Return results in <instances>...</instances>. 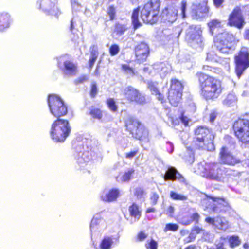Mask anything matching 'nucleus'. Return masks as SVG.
<instances>
[{
    "mask_svg": "<svg viewBox=\"0 0 249 249\" xmlns=\"http://www.w3.org/2000/svg\"><path fill=\"white\" fill-rule=\"evenodd\" d=\"M214 226L218 229L225 231L228 228V223L224 218L217 217Z\"/></svg>",
    "mask_w": 249,
    "mask_h": 249,
    "instance_id": "30",
    "label": "nucleus"
},
{
    "mask_svg": "<svg viewBox=\"0 0 249 249\" xmlns=\"http://www.w3.org/2000/svg\"><path fill=\"white\" fill-rule=\"evenodd\" d=\"M195 144L196 148L212 151L214 149V135L207 128L199 126L195 131Z\"/></svg>",
    "mask_w": 249,
    "mask_h": 249,
    "instance_id": "3",
    "label": "nucleus"
},
{
    "mask_svg": "<svg viewBox=\"0 0 249 249\" xmlns=\"http://www.w3.org/2000/svg\"><path fill=\"white\" fill-rule=\"evenodd\" d=\"M224 200L219 197H208L204 198L201 201L202 205L207 209H210L212 212L219 213L220 205H224Z\"/></svg>",
    "mask_w": 249,
    "mask_h": 249,
    "instance_id": "18",
    "label": "nucleus"
},
{
    "mask_svg": "<svg viewBox=\"0 0 249 249\" xmlns=\"http://www.w3.org/2000/svg\"><path fill=\"white\" fill-rule=\"evenodd\" d=\"M235 71L238 78L243 71L249 67V52L246 47H242L238 54L235 56Z\"/></svg>",
    "mask_w": 249,
    "mask_h": 249,
    "instance_id": "12",
    "label": "nucleus"
},
{
    "mask_svg": "<svg viewBox=\"0 0 249 249\" xmlns=\"http://www.w3.org/2000/svg\"><path fill=\"white\" fill-rule=\"evenodd\" d=\"M135 195L138 199L143 200L145 193L142 189L141 188H137L135 190Z\"/></svg>",
    "mask_w": 249,
    "mask_h": 249,
    "instance_id": "41",
    "label": "nucleus"
},
{
    "mask_svg": "<svg viewBox=\"0 0 249 249\" xmlns=\"http://www.w3.org/2000/svg\"><path fill=\"white\" fill-rule=\"evenodd\" d=\"M160 7V0H151L146 3L141 13V18L143 22L153 24L157 22Z\"/></svg>",
    "mask_w": 249,
    "mask_h": 249,
    "instance_id": "5",
    "label": "nucleus"
},
{
    "mask_svg": "<svg viewBox=\"0 0 249 249\" xmlns=\"http://www.w3.org/2000/svg\"><path fill=\"white\" fill-rule=\"evenodd\" d=\"M147 235L143 232H140L138 235V238L140 241H143L146 238Z\"/></svg>",
    "mask_w": 249,
    "mask_h": 249,
    "instance_id": "57",
    "label": "nucleus"
},
{
    "mask_svg": "<svg viewBox=\"0 0 249 249\" xmlns=\"http://www.w3.org/2000/svg\"><path fill=\"white\" fill-rule=\"evenodd\" d=\"M119 47L116 44L111 45L109 49V53L112 56L116 55L119 53Z\"/></svg>",
    "mask_w": 249,
    "mask_h": 249,
    "instance_id": "43",
    "label": "nucleus"
},
{
    "mask_svg": "<svg viewBox=\"0 0 249 249\" xmlns=\"http://www.w3.org/2000/svg\"><path fill=\"white\" fill-rule=\"evenodd\" d=\"M107 103L108 108L112 111H117L118 107L113 99L109 98L107 100Z\"/></svg>",
    "mask_w": 249,
    "mask_h": 249,
    "instance_id": "40",
    "label": "nucleus"
},
{
    "mask_svg": "<svg viewBox=\"0 0 249 249\" xmlns=\"http://www.w3.org/2000/svg\"><path fill=\"white\" fill-rule=\"evenodd\" d=\"M58 65L66 75L73 76L75 75L77 72V64L71 61L66 60L63 63L59 61Z\"/></svg>",
    "mask_w": 249,
    "mask_h": 249,
    "instance_id": "23",
    "label": "nucleus"
},
{
    "mask_svg": "<svg viewBox=\"0 0 249 249\" xmlns=\"http://www.w3.org/2000/svg\"><path fill=\"white\" fill-rule=\"evenodd\" d=\"M213 1L216 8H219L224 2V0H213Z\"/></svg>",
    "mask_w": 249,
    "mask_h": 249,
    "instance_id": "58",
    "label": "nucleus"
},
{
    "mask_svg": "<svg viewBox=\"0 0 249 249\" xmlns=\"http://www.w3.org/2000/svg\"><path fill=\"white\" fill-rule=\"evenodd\" d=\"M245 22L240 7H235L230 14L228 18V24L238 29H242Z\"/></svg>",
    "mask_w": 249,
    "mask_h": 249,
    "instance_id": "16",
    "label": "nucleus"
},
{
    "mask_svg": "<svg viewBox=\"0 0 249 249\" xmlns=\"http://www.w3.org/2000/svg\"><path fill=\"white\" fill-rule=\"evenodd\" d=\"M126 129L134 138L141 139L145 138L148 134L147 131L142 124L135 118L128 117L125 121Z\"/></svg>",
    "mask_w": 249,
    "mask_h": 249,
    "instance_id": "10",
    "label": "nucleus"
},
{
    "mask_svg": "<svg viewBox=\"0 0 249 249\" xmlns=\"http://www.w3.org/2000/svg\"><path fill=\"white\" fill-rule=\"evenodd\" d=\"M206 60L210 62L217 61V55L214 52H210L207 54Z\"/></svg>",
    "mask_w": 249,
    "mask_h": 249,
    "instance_id": "44",
    "label": "nucleus"
},
{
    "mask_svg": "<svg viewBox=\"0 0 249 249\" xmlns=\"http://www.w3.org/2000/svg\"><path fill=\"white\" fill-rule=\"evenodd\" d=\"M182 84L177 79L171 81L170 88L168 91V99L173 106H177L180 101L183 90Z\"/></svg>",
    "mask_w": 249,
    "mask_h": 249,
    "instance_id": "13",
    "label": "nucleus"
},
{
    "mask_svg": "<svg viewBox=\"0 0 249 249\" xmlns=\"http://www.w3.org/2000/svg\"><path fill=\"white\" fill-rule=\"evenodd\" d=\"M203 69L206 71H210L213 72H216V68L209 65H204Z\"/></svg>",
    "mask_w": 249,
    "mask_h": 249,
    "instance_id": "55",
    "label": "nucleus"
},
{
    "mask_svg": "<svg viewBox=\"0 0 249 249\" xmlns=\"http://www.w3.org/2000/svg\"><path fill=\"white\" fill-rule=\"evenodd\" d=\"M71 131L67 120L58 119L52 125L50 136L54 142H62L69 135Z\"/></svg>",
    "mask_w": 249,
    "mask_h": 249,
    "instance_id": "4",
    "label": "nucleus"
},
{
    "mask_svg": "<svg viewBox=\"0 0 249 249\" xmlns=\"http://www.w3.org/2000/svg\"><path fill=\"white\" fill-rule=\"evenodd\" d=\"M216 117V114L215 112L211 113L210 115V121L213 123L215 120Z\"/></svg>",
    "mask_w": 249,
    "mask_h": 249,
    "instance_id": "61",
    "label": "nucleus"
},
{
    "mask_svg": "<svg viewBox=\"0 0 249 249\" xmlns=\"http://www.w3.org/2000/svg\"><path fill=\"white\" fill-rule=\"evenodd\" d=\"M159 198V196L156 193H153L152 196H151V201L153 205H155Z\"/></svg>",
    "mask_w": 249,
    "mask_h": 249,
    "instance_id": "54",
    "label": "nucleus"
},
{
    "mask_svg": "<svg viewBox=\"0 0 249 249\" xmlns=\"http://www.w3.org/2000/svg\"><path fill=\"white\" fill-rule=\"evenodd\" d=\"M180 120L185 126L188 125L190 121L189 119L187 117L185 116L183 114H182L180 117Z\"/></svg>",
    "mask_w": 249,
    "mask_h": 249,
    "instance_id": "52",
    "label": "nucleus"
},
{
    "mask_svg": "<svg viewBox=\"0 0 249 249\" xmlns=\"http://www.w3.org/2000/svg\"><path fill=\"white\" fill-rule=\"evenodd\" d=\"M135 53L136 60L139 63H143L149 55V46L145 42H142L135 47Z\"/></svg>",
    "mask_w": 249,
    "mask_h": 249,
    "instance_id": "20",
    "label": "nucleus"
},
{
    "mask_svg": "<svg viewBox=\"0 0 249 249\" xmlns=\"http://www.w3.org/2000/svg\"><path fill=\"white\" fill-rule=\"evenodd\" d=\"M98 55V52L93 49L91 52L90 57H93L94 58H97Z\"/></svg>",
    "mask_w": 249,
    "mask_h": 249,
    "instance_id": "60",
    "label": "nucleus"
},
{
    "mask_svg": "<svg viewBox=\"0 0 249 249\" xmlns=\"http://www.w3.org/2000/svg\"><path fill=\"white\" fill-rule=\"evenodd\" d=\"M178 8L176 6L171 5L163 10L160 15L161 20L164 22L173 23L177 19Z\"/></svg>",
    "mask_w": 249,
    "mask_h": 249,
    "instance_id": "19",
    "label": "nucleus"
},
{
    "mask_svg": "<svg viewBox=\"0 0 249 249\" xmlns=\"http://www.w3.org/2000/svg\"><path fill=\"white\" fill-rule=\"evenodd\" d=\"M10 16L7 13L0 14V31H3L9 27Z\"/></svg>",
    "mask_w": 249,
    "mask_h": 249,
    "instance_id": "27",
    "label": "nucleus"
},
{
    "mask_svg": "<svg viewBox=\"0 0 249 249\" xmlns=\"http://www.w3.org/2000/svg\"><path fill=\"white\" fill-rule=\"evenodd\" d=\"M134 170L132 169L128 170L123 174H119L116 177V180L118 182H128L131 179L132 175L134 174Z\"/></svg>",
    "mask_w": 249,
    "mask_h": 249,
    "instance_id": "28",
    "label": "nucleus"
},
{
    "mask_svg": "<svg viewBox=\"0 0 249 249\" xmlns=\"http://www.w3.org/2000/svg\"><path fill=\"white\" fill-rule=\"evenodd\" d=\"M127 28L126 25L118 23L115 25L114 32L117 35L121 36L124 33Z\"/></svg>",
    "mask_w": 249,
    "mask_h": 249,
    "instance_id": "35",
    "label": "nucleus"
},
{
    "mask_svg": "<svg viewBox=\"0 0 249 249\" xmlns=\"http://www.w3.org/2000/svg\"><path fill=\"white\" fill-rule=\"evenodd\" d=\"M98 93V89L96 84L93 83L91 85V88L90 92V95L91 97L94 98L96 96Z\"/></svg>",
    "mask_w": 249,
    "mask_h": 249,
    "instance_id": "46",
    "label": "nucleus"
},
{
    "mask_svg": "<svg viewBox=\"0 0 249 249\" xmlns=\"http://www.w3.org/2000/svg\"><path fill=\"white\" fill-rule=\"evenodd\" d=\"M234 39L232 34L227 31H223L214 38V45L220 52L228 53L231 50V44Z\"/></svg>",
    "mask_w": 249,
    "mask_h": 249,
    "instance_id": "8",
    "label": "nucleus"
},
{
    "mask_svg": "<svg viewBox=\"0 0 249 249\" xmlns=\"http://www.w3.org/2000/svg\"><path fill=\"white\" fill-rule=\"evenodd\" d=\"M122 93L125 98L129 102L140 105H143L146 103L145 96L131 86L126 87L123 89Z\"/></svg>",
    "mask_w": 249,
    "mask_h": 249,
    "instance_id": "14",
    "label": "nucleus"
},
{
    "mask_svg": "<svg viewBox=\"0 0 249 249\" xmlns=\"http://www.w3.org/2000/svg\"><path fill=\"white\" fill-rule=\"evenodd\" d=\"M170 196L171 198L174 200L185 201L187 199V196L178 194L174 191H171L170 193Z\"/></svg>",
    "mask_w": 249,
    "mask_h": 249,
    "instance_id": "36",
    "label": "nucleus"
},
{
    "mask_svg": "<svg viewBox=\"0 0 249 249\" xmlns=\"http://www.w3.org/2000/svg\"><path fill=\"white\" fill-rule=\"evenodd\" d=\"M138 153V150H135L125 153V157L128 159H132Z\"/></svg>",
    "mask_w": 249,
    "mask_h": 249,
    "instance_id": "50",
    "label": "nucleus"
},
{
    "mask_svg": "<svg viewBox=\"0 0 249 249\" xmlns=\"http://www.w3.org/2000/svg\"><path fill=\"white\" fill-rule=\"evenodd\" d=\"M119 235H105L97 249H111L119 244Z\"/></svg>",
    "mask_w": 249,
    "mask_h": 249,
    "instance_id": "22",
    "label": "nucleus"
},
{
    "mask_svg": "<svg viewBox=\"0 0 249 249\" xmlns=\"http://www.w3.org/2000/svg\"><path fill=\"white\" fill-rule=\"evenodd\" d=\"M199 169H202L200 173L202 176L208 179L219 182H223L224 172L221 166L217 163L206 164L204 167L202 164L198 165Z\"/></svg>",
    "mask_w": 249,
    "mask_h": 249,
    "instance_id": "7",
    "label": "nucleus"
},
{
    "mask_svg": "<svg viewBox=\"0 0 249 249\" xmlns=\"http://www.w3.org/2000/svg\"><path fill=\"white\" fill-rule=\"evenodd\" d=\"M129 212L130 215L135 218V221L140 218L141 213L139 210L138 206L135 204H133L129 207Z\"/></svg>",
    "mask_w": 249,
    "mask_h": 249,
    "instance_id": "31",
    "label": "nucleus"
},
{
    "mask_svg": "<svg viewBox=\"0 0 249 249\" xmlns=\"http://www.w3.org/2000/svg\"><path fill=\"white\" fill-rule=\"evenodd\" d=\"M145 246L147 249H157L158 243L151 238L147 240Z\"/></svg>",
    "mask_w": 249,
    "mask_h": 249,
    "instance_id": "39",
    "label": "nucleus"
},
{
    "mask_svg": "<svg viewBox=\"0 0 249 249\" xmlns=\"http://www.w3.org/2000/svg\"><path fill=\"white\" fill-rule=\"evenodd\" d=\"M192 231H193L196 233V234H198V233H200L201 231H202V229L200 228L199 227H195L193 230Z\"/></svg>",
    "mask_w": 249,
    "mask_h": 249,
    "instance_id": "63",
    "label": "nucleus"
},
{
    "mask_svg": "<svg viewBox=\"0 0 249 249\" xmlns=\"http://www.w3.org/2000/svg\"><path fill=\"white\" fill-rule=\"evenodd\" d=\"M102 212L95 214L91 221L90 231L91 236L98 235L106 227L107 224L105 220L102 217Z\"/></svg>",
    "mask_w": 249,
    "mask_h": 249,
    "instance_id": "15",
    "label": "nucleus"
},
{
    "mask_svg": "<svg viewBox=\"0 0 249 249\" xmlns=\"http://www.w3.org/2000/svg\"><path fill=\"white\" fill-rule=\"evenodd\" d=\"M97 140L90 135H86L75 147L74 155L80 167L84 168L92 159V149L97 146Z\"/></svg>",
    "mask_w": 249,
    "mask_h": 249,
    "instance_id": "1",
    "label": "nucleus"
},
{
    "mask_svg": "<svg viewBox=\"0 0 249 249\" xmlns=\"http://www.w3.org/2000/svg\"><path fill=\"white\" fill-rule=\"evenodd\" d=\"M89 114L95 119L100 120L102 117L101 111L97 108H93L90 109Z\"/></svg>",
    "mask_w": 249,
    "mask_h": 249,
    "instance_id": "38",
    "label": "nucleus"
},
{
    "mask_svg": "<svg viewBox=\"0 0 249 249\" xmlns=\"http://www.w3.org/2000/svg\"><path fill=\"white\" fill-rule=\"evenodd\" d=\"M166 149H167V150L168 152V153L171 154L173 152L174 145L171 142H170L169 141L166 142Z\"/></svg>",
    "mask_w": 249,
    "mask_h": 249,
    "instance_id": "51",
    "label": "nucleus"
},
{
    "mask_svg": "<svg viewBox=\"0 0 249 249\" xmlns=\"http://www.w3.org/2000/svg\"><path fill=\"white\" fill-rule=\"evenodd\" d=\"M178 228V226L176 224L169 223L166 225L165 229L166 230L176 231Z\"/></svg>",
    "mask_w": 249,
    "mask_h": 249,
    "instance_id": "47",
    "label": "nucleus"
},
{
    "mask_svg": "<svg viewBox=\"0 0 249 249\" xmlns=\"http://www.w3.org/2000/svg\"><path fill=\"white\" fill-rule=\"evenodd\" d=\"M153 69L157 72H160V75H165L170 71L171 67L166 63L161 62L155 64L153 66Z\"/></svg>",
    "mask_w": 249,
    "mask_h": 249,
    "instance_id": "26",
    "label": "nucleus"
},
{
    "mask_svg": "<svg viewBox=\"0 0 249 249\" xmlns=\"http://www.w3.org/2000/svg\"><path fill=\"white\" fill-rule=\"evenodd\" d=\"M163 178L165 181L178 180L180 183L186 184V180L184 177L173 167H170L168 168L163 175Z\"/></svg>",
    "mask_w": 249,
    "mask_h": 249,
    "instance_id": "24",
    "label": "nucleus"
},
{
    "mask_svg": "<svg viewBox=\"0 0 249 249\" xmlns=\"http://www.w3.org/2000/svg\"><path fill=\"white\" fill-rule=\"evenodd\" d=\"M208 26L209 28L210 33L213 35L215 30L220 27L221 23L218 20L213 19L208 23Z\"/></svg>",
    "mask_w": 249,
    "mask_h": 249,
    "instance_id": "33",
    "label": "nucleus"
},
{
    "mask_svg": "<svg viewBox=\"0 0 249 249\" xmlns=\"http://www.w3.org/2000/svg\"><path fill=\"white\" fill-rule=\"evenodd\" d=\"M158 83L156 82H150L148 83V88L152 92V94H155L159 100L162 102L163 97L159 92L157 88Z\"/></svg>",
    "mask_w": 249,
    "mask_h": 249,
    "instance_id": "29",
    "label": "nucleus"
},
{
    "mask_svg": "<svg viewBox=\"0 0 249 249\" xmlns=\"http://www.w3.org/2000/svg\"><path fill=\"white\" fill-rule=\"evenodd\" d=\"M210 249H226L223 247V243H218L216 245V248H210Z\"/></svg>",
    "mask_w": 249,
    "mask_h": 249,
    "instance_id": "62",
    "label": "nucleus"
},
{
    "mask_svg": "<svg viewBox=\"0 0 249 249\" xmlns=\"http://www.w3.org/2000/svg\"><path fill=\"white\" fill-rule=\"evenodd\" d=\"M235 136L244 144H249V113L236 121L233 125Z\"/></svg>",
    "mask_w": 249,
    "mask_h": 249,
    "instance_id": "6",
    "label": "nucleus"
},
{
    "mask_svg": "<svg viewBox=\"0 0 249 249\" xmlns=\"http://www.w3.org/2000/svg\"><path fill=\"white\" fill-rule=\"evenodd\" d=\"M229 242L230 243V247L234 248L239 245L240 244L241 241L238 236L233 235L229 237Z\"/></svg>",
    "mask_w": 249,
    "mask_h": 249,
    "instance_id": "37",
    "label": "nucleus"
},
{
    "mask_svg": "<svg viewBox=\"0 0 249 249\" xmlns=\"http://www.w3.org/2000/svg\"><path fill=\"white\" fill-rule=\"evenodd\" d=\"M237 100L236 96L233 93H230L223 101V104L229 107L234 106L236 104Z\"/></svg>",
    "mask_w": 249,
    "mask_h": 249,
    "instance_id": "32",
    "label": "nucleus"
},
{
    "mask_svg": "<svg viewBox=\"0 0 249 249\" xmlns=\"http://www.w3.org/2000/svg\"><path fill=\"white\" fill-rule=\"evenodd\" d=\"M48 104L51 113L59 118L66 114L67 107L61 98L55 94L48 96Z\"/></svg>",
    "mask_w": 249,
    "mask_h": 249,
    "instance_id": "9",
    "label": "nucleus"
},
{
    "mask_svg": "<svg viewBox=\"0 0 249 249\" xmlns=\"http://www.w3.org/2000/svg\"><path fill=\"white\" fill-rule=\"evenodd\" d=\"M215 218H213L211 217H207L205 219V221L210 224H212L214 226L215 223Z\"/></svg>",
    "mask_w": 249,
    "mask_h": 249,
    "instance_id": "59",
    "label": "nucleus"
},
{
    "mask_svg": "<svg viewBox=\"0 0 249 249\" xmlns=\"http://www.w3.org/2000/svg\"><path fill=\"white\" fill-rule=\"evenodd\" d=\"M139 10L137 8L133 11L132 15V22L135 29L141 25V23L139 22L138 19Z\"/></svg>",
    "mask_w": 249,
    "mask_h": 249,
    "instance_id": "34",
    "label": "nucleus"
},
{
    "mask_svg": "<svg viewBox=\"0 0 249 249\" xmlns=\"http://www.w3.org/2000/svg\"><path fill=\"white\" fill-rule=\"evenodd\" d=\"M201 94L206 99L217 98L221 92L220 81L203 73L198 74Z\"/></svg>",
    "mask_w": 249,
    "mask_h": 249,
    "instance_id": "2",
    "label": "nucleus"
},
{
    "mask_svg": "<svg viewBox=\"0 0 249 249\" xmlns=\"http://www.w3.org/2000/svg\"><path fill=\"white\" fill-rule=\"evenodd\" d=\"M180 223L184 225H188L192 223V220H190V217H183L180 220Z\"/></svg>",
    "mask_w": 249,
    "mask_h": 249,
    "instance_id": "53",
    "label": "nucleus"
},
{
    "mask_svg": "<svg viewBox=\"0 0 249 249\" xmlns=\"http://www.w3.org/2000/svg\"><path fill=\"white\" fill-rule=\"evenodd\" d=\"M57 0H39L40 8L46 14L57 17L60 12L56 6Z\"/></svg>",
    "mask_w": 249,
    "mask_h": 249,
    "instance_id": "17",
    "label": "nucleus"
},
{
    "mask_svg": "<svg viewBox=\"0 0 249 249\" xmlns=\"http://www.w3.org/2000/svg\"><path fill=\"white\" fill-rule=\"evenodd\" d=\"M122 68L123 70L124 71L129 75L132 76L134 74L133 70L131 68L129 67L128 65H124L122 66Z\"/></svg>",
    "mask_w": 249,
    "mask_h": 249,
    "instance_id": "48",
    "label": "nucleus"
},
{
    "mask_svg": "<svg viewBox=\"0 0 249 249\" xmlns=\"http://www.w3.org/2000/svg\"><path fill=\"white\" fill-rule=\"evenodd\" d=\"M120 191L118 189L112 188L104 191L101 196V199L105 202H111L116 200L120 195Z\"/></svg>",
    "mask_w": 249,
    "mask_h": 249,
    "instance_id": "25",
    "label": "nucleus"
},
{
    "mask_svg": "<svg viewBox=\"0 0 249 249\" xmlns=\"http://www.w3.org/2000/svg\"><path fill=\"white\" fill-rule=\"evenodd\" d=\"M107 13L109 16L110 20H113L115 18V8L113 6H109L107 10Z\"/></svg>",
    "mask_w": 249,
    "mask_h": 249,
    "instance_id": "45",
    "label": "nucleus"
},
{
    "mask_svg": "<svg viewBox=\"0 0 249 249\" xmlns=\"http://www.w3.org/2000/svg\"><path fill=\"white\" fill-rule=\"evenodd\" d=\"M201 33L200 27L196 25H190L186 30L187 39L190 45L193 48L197 49L203 47Z\"/></svg>",
    "mask_w": 249,
    "mask_h": 249,
    "instance_id": "11",
    "label": "nucleus"
},
{
    "mask_svg": "<svg viewBox=\"0 0 249 249\" xmlns=\"http://www.w3.org/2000/svg\"><path fill=\"white\" fill-rule=\"evenodd\" d=\"M174 208L172 206H170L167 209V213L170 214H172L174 213Z\"/></svg>",
    "mask_w": 249,
    "mask_h": 249,
    "instance_id": "64",
    "label": "nucleus"
},
{
    "mask_svg": "<svg viewBox=\"0 0 249 249\" xmlns=\"http://www.w3.org/2000/svg\"><path fill=\"white\" fill-rule=\"evenodd\" d=\"M186 6H187V2L185 0H183L182 1L181 3V15L182 16V17L183 18L186 17L185 16V11L186 10Z\"/></svg>",
    "mask_w": 249,
    "mask_h": 249,
    "instance_id": "49",
    "label": "nucleus"
},
{
    "mask_svg": "<svg viewBox=\"0 0 249 249\" xmlns=\"http://www.w3.org/2000/svg\"><path fill=\"white\" fill-rule=\"evenodd\" d=\"M199 218V215L197 213H193L190 217V220H192V222L193 221H195L196 222H198V219Z\"/></svg>",
    "mask_w": 249,
    "mask_h": 249,
    "instance_id": "56",
    "label": "nucleus"
},
{
    "mask_svg": "<svg viewBox=\"0 0 249 249\" xmlns=\"http://www.w3.org/2000/svg\"><path fill=\"white\" fill-rule=\"evenodd\" d=\"M208 11V8L206 6H201L199 7L197 9L195 10L194 11V13L196 15V16L200 17L201 16L199 15V13L205 14L207 13Z\"/></svg>",
    "mask_w": 249,
    "mask_h": 249,
    "instance_id": "42",
    "label": "nucleus"
},
{
    "mask_svg": "<svg viewBox=\"0 0 249 249\" xmlns=\"http://www.w3.org/2000/svg\"><path fill=\"white\" fill-rule=\"evenodd\" d=\"M219 156L220 162L225 164L233 165L240 162L239 160L233 156L228 149L225 147L221 149Z\"/></svg>",
    "mask_w": 249,
    "mask_h": 249,
    "instance_id": "21",
    "label": "nucleus"
}]
</instances>
